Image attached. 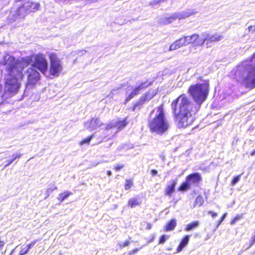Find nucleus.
I'll use <instances>...</instances> for the list:
<instances>
[{"instance_id": "1", "label": "nucleus", "mask_w": 255, "mask_h": 255, "mask_svg": "<svg viewBox=\"0 0 255 255\" xmlns=\"http://www.w3.org/2000/svg\"><path fill=\"white\" fill-rule=\"evenodd\" d=\"M188 91L195 103L189 97L183 94L171 103L175 121L177 127L180 128H186L195 121L196 114L209 94V83L207 81L192 85Z\"/></svg>"}, {"instance_id": "2", "label": "nucleus", "mask_w": 255, "mask_h": 255, "mask_svg": "<svg viewBox=\"0 0 255 255\" xmlns=\"http://www.w3.org/2000/svg\"><path fill=\"white\" fill-rule=\"evenodd\" d=\"M33 61L31 56H26L19 59H15L8 54H4L1 64L5 65L7 77L5 81L4 93L0 95L1 99H6L12 94H15L20 87V81L23 78L22 70Z\"/></svg>"}, {"instance_id": "3", "label": "nucleus", "mask_w": 255, "mask_h": 255, "mask_svg": "<svg viewBox=\"0 0 255 255\" xmlns=\"http://www.w3.org/2000/svg\"><path fill=\"white\" fill-rule=\"evenodd\" d=\"M237 80L246 88H255V53L250 61L243 62L236 72Z\"/></svg>"}, {"instance_id": "4", "label": "nucleus", "mask_w": 255, "mask_h": 255, "mask_svg": "<svg viewBox=\"0 0 255 255\" xmlns=\"http://www.w3.org/2000/svg\"><path fill=\"white\" fill-rule=\"evenodd\" d=\"M151 113L150 119L148 120V127L151 132L162 135L166 132L170 127V123L167 119L163 110V105L157 108L155 115L152 117Z\"/></svg>"}, {"instance_id": "5", "label": "nucleus", "mask_w": 255, "mask_h": 255, "mask_svg": "<svg viewBox=\"0 0 255 255\" xmlns=\"http://www.w3.org/2000/svg\"><path fill=\"white\" fill-rule=\"evenodd\" d=\"M50 74L54 76H58L59 73L63 69L61 60L57 57L56 55L51 54L50 55Z\"/></svg>"}, {"instance_id": "6", "label": "nucleus", "mask_w": 255, "mask_h": 255, "mask_svg": "<svg viewBox=\"0 0 255 255\" xmlns=\"http://www.w3.org/2000/svg\"><path fill=\"white\" fill-rule=\"evenodd\" d=\"M32 66L38 69L43 74L45 73L48 69V63L44 56L41 54L35 55Z\"/></svg>"}, {"instance_id": "7", "label": "nucleus", "mask_w": 255, "mask_h": 255, "mask_svg": "<svg viewBox=\"0 0 255 255\" xmlns=\"http://www.w3.org/2000/svg\"><path fill=\"white\" fill-rule=\"evenodd\" d=\"M151 82H148V81H146L145 82H141L139 85L137 86L134 88H133L130 93L128 94V93L127 92L126 95V98L124 101V104H126L135 96L139 94L141 90H143L144 89L147 87L148 86L151 85Z\"/></svg>"}, {"instance_id": "8", "label": "nucleus", "mask_w": 255, "mask_h": 255, "mask_svg": "<svg viewBox=\"0 0 255 255\" xmlns=\"http://www.w3.org/2000/svg\"><path fill=\"white\" fill-rule=\"evenodd\" d=\"M23 77L26 75L27 79V84L34 85L39 79V73L33 67H30L27 69L25 74H23Z\"/></svg>"}, {"instance_id": "9", "label": "nucleus", "mask_w": 255, "mask_h": 255, "mask_svg": "<svg viewBox=\"0 0 255 255\" xmlns=\"http://www.w3.org/2000/svg\"><path fill=\"white\" fill-rule=\"evenodd\" d=\"M28 12L26 11L24 4L19 7L15 11H11L8 16V18L10 22L15 21L18 18H24Z\"/></svg>"}, {"instance_id": "10", "label": "nucleus", "mask_w": 255, "mask_h": 255, "mask_svg": "<svg viewBox=\"0 0 255 255\" xmlns=\"http://www.w3.org/2000/svg\"><path fill=\"white\" fill-rule=\"evenodd\" d=\"M128 124L127 118L124 119H117L113 120L106 127V130H109L114 128H116L118 130H122Z\"/></svg>"}, {"instance_id": "11", "label": "nucleus", "mask_w": 255, "mask_h": 255, "mask_svg": "<svg viewBox=\"0 0 255 255\" xmlns=\"http://www.w3.org/2000/svg\"><path fill=\"white\" fill-rule=\"evenodd\" d=\"M203 36H205L206 39V45L208 47H211L213 42H218L223 39V36L217 33L211 34L208 32H203Z\"/></svg>"}, {"instance_id": "12", "label": "nucleus", "mask_w": 255, "mask_h": 255, "mask_svg": "<svg viewBox=\"0 0 255 255\" xmlns=\"http://www.w3.org/2000/svg\"><path fill=\"white\" fill-rule=\"evenodd\" d=\"M102 124L99 119H92L90 122H87L84 124L85 128L90 130L96 129L97 128L100 127Z\"/></svg>"}, {"instance_id": "13", "label": "nucleus", "mask_w": 255, "mask_h": 255, "mask_svg": "<svg viewBox=\"0 0 255 255\" xmlns=\"http://www.w3.org/2000/svg\"><path fill=\"white\" fill-rule=\"evenodd\" d=\"M186 179L190 185L198 183L202 180L201 174L198 172H195L188 175Z\"/></svg>"}, {"instance_id": "14", "label": "nucleus", "mask_w": 255, "mask_h": 255, "mask_svg": "<svg viewBox=\"0 0 255 255\" xmlns=\"http://www.w3.org/2000/svg\"><path fill=\"white\" fill-rule=\"evenodd\" d=\"M195 12L192 9H188L186 11H182L174 13L175 19H178L179 20L186 18L193 14L195 13Z\"/></svg>"}, {"instance_id": "15", "label": "nucleus", "mask_w": 255, "mask_h": 255, "mask_svg": "<svg viewBox=\"0 0 255 255\" xmlns=\"http://www.w3.org/2000/svg\"><path fill=\"white\" fill-rule=\"evenodd\" d=\"M175 20L174 14L171 15H164L158 19V23L160 24L165 25L171 23Z\"/></svg>"}, {"instance_id": "16", "label": "nucleus", "mask_w": 255, "mask_h": 255, "mask_svg": "<svg viewBox=\"0 0 255 255\" xmlns=\"http://www.w3.org/2000/svg\"><path fill=\"white\" fill-rule=\"evenodd\" d=\"M24 7L26 8V11L30 13V12H34L37 10L39 7V4L38 3H34L32 2L28 1L24 4Z\"/></svg>"}, {"instance_id": "17", "label": "nucleus", "mask_w": 255, "mask_h": 255, "mask_svg": "<svg viewBox=\"0 0 255 255\" xmlns=\"http://www.w3.org/2000/svg\"><path fill=\"white\" fill-rule=\"evenodd\" d=\"M177 184L176 180H173L171 184H168L165 190V194L170 196L175 191V187Z\"/></svg>"}, {"instance_id": "18", "label": "nucleus", "mask_w": 255, "mask_h": 255, "mask_svg": "<svg viewBox=\"0 0 255 255\" xmlns=\"http://www.w3.org/2000/svg\"><path fill=\"white\" fill-rule=\"evenodd\" d=\"M190 237V236L186 235L182 239L177 249V253L180 252L183 250V249L187 245L189 241Z\"/></svg>"}, {"instance_id": "19", "label": "nucleus", "mask_w": 255, "mask_h": 255, "mask_svg": "<svg viewBox=\"0 0 255 255\" xmlns=\"http://www.w3.org/2000/svg\"><path fill=\"white\" fill-rule=\"evenodd\" d=\"M176 220L175 219H171L168 222L164 227V230L166 231L173 230L176 226Z\"/></svg>"}, {"instance_id": "20", "label": "nucleus", "mask_w": 255, "mask_h": 255, "mask_svg": "<svg viewBox=\"0 0 255 255\" xmlns=\"http://www.w3.org/2000/svg\"><path fill=\"white\" fill-rule=\"evenodd\" d=\"M156 94V93L154 90H149L141 98L146 102L151 99Z\"/></svg>"}, {"instance_id": "21", "label": "nucleus", "mask_w": 255, "mask_h": 255, "mask_svg": "<svg viewBox=\"0 0 255 255\" xmlns=\"http://www.w3.org/2000/svg\"><path fill=\"white\" fill-rule=\"evenodd\" d=\"M206 39L205 36H203V33H202L200 36L198 35V38L196 39L194 46H202L205 42L206 43Z\"/></svg>"}, {"instance_id": "22", "label": "nucleus", "mask_w": 255, "mask_h": 255, "mask_svg": "<svg viewBox=\"0 0 255 255\" xmlns=\"http://www.w3.org/2000/svg\"><path fill=\"white\" fill-rule=\"evenodd\" d=\"M199 225V223L198 221H194L187 225L186 228L184 229V230L187 232L192 231L197 228Z\"/></svg>"}, {"instance_id": "23", "label": "nucleus", "mask_w": 255, "mask_h": 255, "mask_svg": "<svg viewBox=\"0 0 255 255\" xmlns=\"http://www.w3.org/2000/svg\"><path fill=\"white\" fill-rule=\"evenodd\" d=\"M145 103V102L144 100H142V99L140 98L138 101L133 104L132 108V111H135L137 109H140Z\"/></svg>"}, {"instance_id": "24", "label": "nucleus", "mask_w": 255, "mask_h": 255, "mask_svg": "<svg viewBox=\"0 0 255 255\" xmlns=\"http://www.w3.org/2000/svg\"><path fill=\"white\" fill-rule=\"evenodd\" d=\"M191 185L186 179V181L183 182L178 189L179 191L184 192L190 188Z\"/></svg>"}, {"instance_id": "25", "label": "nucleus", "mask_w": 255, "mask_h": 255, "mask_svg": "<svg viewBox=\"0 0 255 255\" xmlns=\"http://www.w3.org/2000/svg\"><path fill=\"white\" fill-rule=\"evenodd\" d=\"M21 156V154H15L12 155V158L10 160H7V163L4 165L3 168H6L11 164L14 161L17 159H19Z\"/></svg>"}, {"instance_id": "26", "label": "nucleus", "mask_w": 255, "mask_h": 255, "mask_svg": "<svg viewBox=\"0 0 255 255\" xmlns=\"http://www.w3.org/2000/svg\"><path fill=\"white\" fill-rule=\"evenodd\" d=\"M71 194V192L69 191H66L63 193L59 194L57 199L58 200L60 201L61 202H62L65 199L67 198Z\"/></svg>"}, {"instance_id": "27", "label": "nucleus", "mask_w": 255, "mask_h": 255, "mask_svg": "<svg viewBox=\"0 0 255 255\" xmlns=\"http://www.w3.org/2000/svg\"><path fill=\"white\" fill-rule=\"evenodd\" d=\"M139 204H140V203L137 198L130 199L128 201V205L131 208H133V207H135L136 206L139 205Z\"/></svg>"}, {"instance_id": "28", "label": "nucleus", "mask_w": 255, "mask_h": 255, "mask_svg": "<svg viewBox=\"0 0 255 255\" xmlns=\"http://www.w3.org/2000/svg\"><path fill=\"white\" fill-rule=\"evenodd\" d=\"M204 202L203 198L201 196H198L197 197V198L195 199V205H198L199 207L201 206Z\"/></svg>"}, {"instance_id": "29", "label": "nucleus", "mask_w": 255, "mask_h": 255, "mask_svg": "<svg viewBox=\"0 0 255 255\" xmlns=\"http://www.w3.org/2000/svg\"><path fill=\"white\" fill-rule=\"evenodd\" d=\"M133 186V181L131 179L126 180L125 185V189L128 190Z\"/></svg>"}, {"instance_id": "30", "label": "nucleus", "mask_w": 255, "mask_h": 255, "mask_svg": "<svg viewBox=\"0 0 255 255\" xmlns=\"http://www.w3.org/2000/svg\"><path fill=\"white\" fill-rule=\"evenodd\" d=\"M94 134H92L87 138L84 139L80 142V144L83 145L84 144H89L91 140V139L94 137Z\"/></svg>"}, {"instance_id": "31", "label": "nucleus", "mask_w": 255, "mask_h": 255, "mask_svg": "<svg viewBox=\"0 0 255 255\" xmlns=\"http://www.w3.org/2000/svg\"><path fill=\"white\" fill-rule=\"evenodd\" d=\"M242 174H243V173L234 177L231 182V184L232 185H235V184H236L240 180L241 176L242 175Z\"/></svg>"}, {"instance_id": "32", "label": "nucleus", "mask_w": 255, "mask_h": 255, "mask_svg": "<svg viewBox=\"0 0 255 255\" xmlns=\"http://www.w3.org/2000/svg\"><path fill=\"white\" fill-rule=\"evenodd\" d=\"M29 251L26 248V247H22L20 252L19 255H24L27 254Z\"/></svg>"}, {"instance_id": "33", "label": "nucleus", "mask_w": 255, "mask_h": 255, "mask_svg": "<svg viewBox=\"0 0 255 255\" xmlns=\"http://www.w3.org/2000/svg\"><path fill=\"white\" fill-rule=\"evenodd\" d=\"M168 239V236L165 235H162L161 236L159 239V244H164L166 240Z\"/></svg>"}, {"instance_id": "34", "label": "nucleus", "mask_w": 255, "mask_h": 255, "mask_svg": "<svg viewBox=\"0 0 255 255\" xmlns=\"http://www.w3.org/2000/svg\"><path fill=\"white\" fill-rule=\"evenodd\" d=\"M129 244V241H126L124 243H120L119 244V246H120V247L121 248H124V247H126L128 246V245Z\"/></svg>"}, {"instance_id": "35", "label": "nucleus", "mask_w": 255, "mask_h": 255, "mask_svg": "<svg viewBox=\"0 0 255 255\" xmlns=\"http://www.w3.org/2000/svg\"><path fill=\"white\" fill-rule=\"evenodd\" d=\"M227 213H225L222 216V217L221 218L220 221H219L218 224H217V228H218L219 227V226L222 223V222L225 220V218L227 216Z\"/></svg>"}, {"instance_id": "36", "label": "nucleus", "mask_w": 255, "mask_h": 255, "mask_svg": "<svg viewBox=\"0 0 255 255\" xmlns=\"http://www.w3.org/2000/svg\"><path fill=\"white\" fill-rule=\"evenodd\" d=\"M190 36L192 43L194 45L196 39L198 38V34H194Z\"/></svg>"}, {"instance_id": "37", "label": "nucleus", "mask_w": 255, "mask_h": 255, "mask_svg": "<svg viewBox=\"0 0 255 255\" xmlns=\"http://www.w3.org/2000/svg\"><path fill=\"white\" fill-rule=\"evenodd\" d=\"M179 40H180V41L181 42L180 45H182V46H185V45H187L186 41L185 40V36L181 38Z\"/></svg>"}, {"instance_id": "38", "label": "nucleus", "mask_w": 255, "mask_h": 255, "mask_svg": "<svg viewBox=\"0 0 255 255\" xmlns=\"http://www.w3.org/2000/svg\"><path fill=\"white\" fill-rule=\"evenodd\" d=\"M35 243H36V242L35 241H33L25 247L29 251L34 246Z\"/></svg>"}, {"instance_id": "39", "label": "nucleus", "mask_w": 255, "mask_h": 255, "mask_svg": "<svg viewBox=\"0 0 255 255\" xmlns=\"http://www.w3.org/2000/svg\"><path fill=\"white\" fill-rule=\"evenodd\" d=\"M178 48V47L176 46V45L175 44V43H173L170 45V46L169 47V50L172 51V50H176Z\"/></svg>"}, {"instance_id": "40", "label": "nucleus", "mask_w": 255, "mask_h": 255, "mask_svg": "<svg viewBox=\"0 0 255 255\" xmlns=\"http://www.w3.org/2000/svg\"><path fill=\"white\" fill-rule=\"evenodd\" d=\"M185 40L186 41L187 45L192 43L190 36H185Z\"/></svg>"}, {"instance_id": "41", "label": "nucleus", "mask_w": 255, "mask_h": 255, "mask_svg": "<svg viewBox=\"0 0 255 255\" xmlns=\"http://www.w3.org/2000/svg\"><path fill=\"white\" fill-rule=\"evenodd\" d=\"M86 51L85 50H79L77 52V54L79 56H82L85 54L86 53Z\"/></svg>"}, {"instance_id": "42", "label": "nucleus", "mask_w": 255, "mask_h": 255, "mask_svg": "<svg viewBox=\"0 0 255 255\" xmlns=\"http://www.w3.org/2000/svg\"><path fill=\"white\" fill-rule=\"evenodd\" d=\"M141 249V248H136V249L133 250L132 251H130V255L134 254L137 253Z\"/></svg>"}, {"instance_id": "43", "label": "nucleus", "mask_w": 255, "mask_h": 255, "mask_svg": "<svg viewBox=\"0 0 255 255\" xmlns=\"http://www.w3.org/2000/svg\"><path fill=\"white\" fill-rule=\"evenodd\" d=\"M124 165H121V164H118L117 165L116 167H115V169L117 170V171H119L122 168H123L124 167Z\"/></svg>"}, {"instance_id": "44", "label": "nucleus", "mask_w": 255, "mask_h": 255, "mask_svg": "<svg viewBox=\"0 0 255 255\" xmlns=\"http://www.w3.org/2000/svg\"><path fill=\"white\" fill-rule=\"evenodd\" d=\"M255 243V235L254 236L250 242V247L252 246Z\"/></svg>"}, {"instance_id": "45", "label": "nucleus", "mask_w": 255, "mask_h": 255, "mask_svg": "<svg viewBox=\"0 0 255 255\" xmlns=\"http://www.w3.org/2000/svg\"><path fill=\"white\" fill-rule=\"evenodd\" d=\"M208 213L211 215L213 218H215L218 215L217 213L213 212L212 211H209Z\"/></svg>"}, {"instance_id": "46", "label": "nucleus", "mask_w": 255, "mask_h": 255, "mask_svg": "<svg viewBox=\"0 0 255 255\" xmlns=\"http://www.w3.org/2000/svg\"><path fill=\"white\" fill-rule=\"evenodd\" d=\"M174 43L176 45V46L178 47V48H180V47L182 46V45H180L181 42L179 39L175 41Z\"/></svg>"}, {"instance_id": "47", "label": "nucleus", "mask_w": 255, "mask_h": 255, "mask_svg": "<svg viewBox=\"0 0 255 255\" xmlns=\"http://www.w3.org/2000/svg\"><path fill=\"white\" fill-rule=\"evenodd\" d=\"M150 173L152 176H155L157 174V171L155 169H152L150 171Z\"/></svg>"}, {"instance_id": "48", "label": "nucleus", "mask_w": 255, "mask_h": 255, "mask_svg": "<svg viewBox=\"0 0 255 255\" xmlns=\"http://www.w3.org/2000/svg\"><path fill=\"white\" fill-rule=\"evenodd\" d=\"M243 218V215H238L236 217H235L234 218L236 219L237 221L240 220L241 218Z\"/></svg>"}, {"instance_id": "49", "label": "nucleus", "mask_w": 255, "mask_h": 255, "mask_svg": "<svg viewBox=\"0 0 255 255\" xmlns=\"http://www.w3.org/2000/svg\"><path fill=\"white\" fill-rule=\"evenodd\" d=\"M249 30L250 31H252L253 32L255 31V26H250L248 27Z\"/></svg>"}, {"instance_id": "50", "label": "nucleus", "mask_w": 255, "mask_h": 255, "mask_svg": "<svg viewBox=\"0 0 255 255\" xmlns=\"http://www.w3.org/2000/svg\"><path fill=\"white\" fill-rule=\"evenodd\" d=\"M236 222H237L235 218H234L231 222V225H234Z\"/></svg>"}, {"instance_id": "51", "label": "nucleus", "mask_w": 255, "mask_h": 255, "mask_svg": "<svg viewBox=\"0 0 255 255\" xmlns=\"http://www.w3.org/2000/svg\"><path fill=\"white\" fill-rule=\"evenodd\" d=\"M152 227V225L150 224H148L146 227L147 229H150Z\"/></svg>"}, {"instance_id": "52", "label": "nucleus", "mask_w": 255, "mask_h": 255, "mask_svg": "<svg viewBox=\"0 0 255 255\" xmlns=\"http://www.w3.org/2000/svg\"><path fill=\"white\" fill-rule=\"evenodd\" d=\"M107 174L108 176H111L112 175V172L110 170H108L107 172Z\"/></svg>"}, {"instance_id": "53", "label": "nucleus", "mask_w": 255, "mask_h": 255, "mask_svg": "<svg viewBox=\"0 0 255 255\" xmlns=\"http://www.w3.org/2000/svg\"><path fill=\"white\" fill-rule=\"evenodd\" d=\"M251 156H254L255 155V149L251 153Z\"/></svg>"}, {"instance_id": "54", "label": "nucleus", "mask_w": 255, "mask_h": 255, "mask_svg": "<svg viewBox=\"0 0 255 255\" xmlns=\"http://www.w3.org/2000/svg\"><path fill=\"white\" fill-rule=\"evenodd\" d=\"M251 156H254L255 155V149L251 153Z\"/></svg>"}, {"instance_id": "55", "label": "nucleus", "mask_w": 255, "mask_h": 255, "mask_svg": "<svg viewBox=\"0 0 255 255\" xmlns=\"http://www.w3.org/2000/svg\"><path fill=\"white\" fill-rule=\"evenodd\" d=\"M116 91V90H115V89H113V90H112V91H111V94L113 95V94H114V92L115 91Z\"/></svg>"}, {"instance_id": "56", "label": "nucleus", "mask_w": 255, "mask_h": 255, "mask_svg": "<svg viewBox=\"0 0 255 255\" xmlns=\"http://www.w3.org/2000/svg\"><path fill=\"white\" fill-rule=\"evenodd\" d=\"M14 252V250H12L11 251V253L10 254V255H11Z\"/></svg>"}, {"instance_id": "57", "label": "nucleus", "mask_w": 255, "mask_h": 255, "mask_svg": "<svg viewBox=\"0 0 255 255\" xmlns=\"http://www.w3.org/2000/svg\"><path fill=\"white\" fill-rule=\"evenodd\" d=\"M2 87L1 85H0V89L1 90L2 89Z\"/></svg>"}]
</instances>
